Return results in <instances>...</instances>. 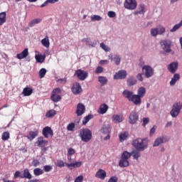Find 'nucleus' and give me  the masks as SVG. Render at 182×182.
<instances>
[{
  "label": "nucleus",
  "mask_w": 182,
  "mask_h": 182,
  "mask_svg": "<svg viewBox=\"0 0 182 182\" xmlns=\"http://www.w3.org/2000/svg\"><path fill=\"white\" fill-rule=\"evenodd\" d=\"M41 22H42V19H41V18H35V19L32 20L29 23V26L31 28H32V26H35V25H36L38 23H41Z\"/></svg>",
  "instance_id": "nucleus-36"
},
{
  "label": "nucleus",
  "mask_w": 182,
  "mask_h": 182,
  "mask_svg": "<svg viewBox=\"0 0 182 182\" xmlns=\"http://www.w3.org/2000/svg\"><path fill=\"white\" fill-rule=\"evenodd\" d=\"M108 58L109 59V60H111V62H114L115 63V65H117V66H119V65H120V60H121V58H120V55H108Z\"/></svg>",
  "instance_id": "nucleus-18"
},
{
  "label": "nucleus",
  "mask_w": 182,
  "mask_h": 182,
  "mask_svg": "<svg viewBox=\"0 0 182 182\" xmlns=\"http://www.w3.org/2000/svg\"><path fill=\"white\" fill-rule=\"evenodd\" d=\"M80 137L82 141L85 143H89L92 140V131L89 129H82L80 132Z\"/></svg>",
  "instance_id": "nucleus-3"
},
{
  "label": "nucleus",
  "mask_w": 182,
  "mask_h": 182,
  "mask_svg": "<svg viewBox=\"0 0 182 182\" xmlns=\"http://www.w3.org/2000/svg\"><path fill=\"white\" fill-rule=\"evenodd\" d=\"M139 66H141V68H143V66H145L144 61L143 60V59H140Z\"/></svg>",
  "instance_id": "nucleus-64"
},
{
  "label": "nucleus",
  "mask_w": 182,
  "mask_h": 182,
  "mask_svg": "<svg viewBox=\"0 0 182 182\" xmlns=\"http://www.w3.org/2000/svg\"><path fill=\"white\" fill-rule=\"evenodd\" d=\"M60 93H62V90L60 88H55L51 94L50 100L54 102V103H58L62 100V97H60Z\"/></svg>",
  "instance_id": "nucleus-4"
},
{
  "label": "nucleus",
  "mask_w": 182,
  "mask_h": 182,
  "mask_svg": "<svg viewBox=\"0 0 182 182\" xmlns=\"http://www.w3.org/2000/svg\"><path fill=\"white\" fill-rule=\"evenodd\" d=\"M48 140L45 139L43 136H39L37 138V141L35 144L37 147H46L48 146Z\"/></svg>",
  "instance_id": "nucleus-12"
},
{
  "label": "nucleus",
  "mask_w": 182,
  "mask_h": 182,
  "mask_svg": "<svg viewBox=\"0 0 182 182\" xmlns=\"http://www.w3.org/2000/svg\"><path fill=\"white\" fill-rule=\"evenodd\" d=\"M180 28H181V24L179 23L178 24H176L173 28H171L170 30V32H176V31H178V29H180Z\"/></svg>",
  "instance_id": "nucleus-48"
},
{
  "label": "nucleus",
  "mask_w": 182,
  "mask_h": 182,
  "mask_svg": "<svg viewBox=\"0 0 182 182\" xmlns=\"http://www.w3.org/2000/svg\"><path fill=\"white\" fill-rule=\"evenodd\" d=\"M45 75H46V69L41 68L39 71V77L40 79H42L45 77Z\"/></svg>",
  "instance_id": "nucleus-46"
},
{
  "label": "nucleus",
  "mask_w": 182,
  "mask_h": 182,
  "mask_svg": "<svg viewBox=\"0 0 182 182\" xmlns=\"http://www.w3.org/2000/svg\"><path fill=\"white\" fill-rule=\"evenodd\" d=\"M146 13V6L144 4H141L139 7V11H135L134 15H144Z\"/></svg>",
  "instance_id": "nucleus-27"
},
{
  "label": "nucleus",
  "mask_w": 182,
  "mask_h": 182,
  "mask_svg": "<svg viewBox=\"0 0 182 182\" xmlns=\"http://www.w3.org/2000/svg\"><path fill=\"white\" fill-rule=\"evenodd\" d=\"M151 36H154L156 38L159 35V28H154L151 29Z\"/></svg>",
  "instance_id": "nucleus-43"
},
{
  "label": "nucleus",
  "mask_w": 182,
  "mask_h": 182,
  "mask_svg": "<svg viewBox=\"0 0 182 182\" xmlns=\"http://www.w3.org/2000/svg\"><path fill=\"white\" fill-rule=\"evenodd\" d=\"M138 96H139L141 98L144 97L146 96V88L144 87H141L138 89L137 91Z\"/></svg>",
  "instance_id": "nucleus-33"
},
{
  "label": "nucleus",
  "mask_w": 182,
  "mask_h": 182,
  "mask_svg": "<svg viewBox=\"0 0 182 182\" xmlns=\"http://www.w3.org/2000/svg\"><path fill=\"white\" fill-rule=\"evenodd\" d=\"M75 153L76 151L73 148H70L68 151V156H73Z\"/></svg>",
  "instance_id": "nucleus-54"
},
{
  "label": "nucleus",
  "mask_w": 182,
  "mask_h": 182,
  "mask_svg": "<svg viewBox=\"0 0 182 182\" xmlns=\"http://www.w3.org/2000/svg\"><path fill=\"white\" fill-rule=\"evenodd\" d=\"M6 22V12L4 11L0 13V26Z\"/></svg>",
  "instance_id": "nucleus-31"
},
{
  "label": "nucleus",
  "mask_w": 182,
  "mask_h": 182,
  "mask_svg": "<svg viewBox=\"0 0 182 182\" xmlns=\"http://www.w3.org/2000/svg\"><path fill=\"white\" fill-rule=\"evenodd\" d=\"M177 80H180V74L178 73H176L173 75V77L170 81L171 86H174V85H176V83L177 82Z\"/></svg>",
  "instance_id": "nucleus-29"
},
{
  "label": "nucleus",
  "mask_w": 182,
  "mask_h": 182,
  "mask_svg": "<svg viewBox=\"0 0 182 182\" xmlns=\"http://www.w3.org/2000/svg\"><path fill=\"white\" fill-rule=\"evenodd\" d=\"M163 143H167V139L164 136H159L154 141L153 146L157 147L158 146H160V144H163Z\"/></svg>",
  "instance_id": "nucleus-17"
},
{
  "label": "nucleus",
  "mask_w": 182,
  "mask_h": 182,
  "mask_svg": "<svg viewBox=\"0 0 182 182\" xmlns=\"http://www.w3.org/2000/svg\"><path fill=\"white\" fill-rule=\"evenodd\" d=\"M56 115V111L54 109H50L46 112V117H53Z\"/></svg>",
  "instance_id": "nucleus-39"
},
{
  "label": "nucleus",
  "mask_w": 182,
  "mask_h": 182,
  "mask_svg": "<svg viewBox=\"0 0 182 182\" xmlns=\"http://www.w3.org/2000/svg\"><path fill=\"white\" fill-rule=\"evenodd\" d=\"M132 146L139 151H143L149 146V139L138 138L132 141Z\"/></svg>",
  "instance_id": "nucleus-1"
},
{
  "label": "nucleus",
  "mask_w": 182,
  "mask_h": 182,
  "mask_svg": "<svg viewBox=\"0 0 182 182\" xmlns=\"http://www.w3.org/2000/svg\"><path fill=\"white\" fill-rule=\"evenodd\" d=\"M66 164L67 163L63 162V161H62V160L57 161V166L58 167H60V168L65 167L66 166Z\"/></svg>",
  "instance_id": "nucleus-50"
},
{
  "label": "nucleus",
  "mask_w": 182,
  "mask_h": 182,
  "mask_svg": "<svg viewBox=\"0 0 182 182\" xmlns=\"http://www.w3.org/2000/svg\"><path fill=\"white\" fill-rule=\"evenodd\" d=\"M132 157V154L125 151L122 153L121 159L119 162V167H129V159Z\"/></svg>",
  "instance_id": "nucleus-2"
},
{
  "label": "nucleus",
  "mask_w": 182,
  "mask_h": 182,
  "mask_svg": "<svg viewBox=\"0 0 182 182\" xmlns=\"http://www.w3.org/2000/svg\"><path fill=\"white\" fill-rule=\"evenodd\" d=\"M124 120V118L123 117L122 114H114L112 116V122L114 123H122Z\"/></svg>",
  "instance_id": "nucleus-23"
},
{
  "label": "nucleus",
  "mask_w": 182,
  "mask_h": 182,
  "mask_svg": "<svg viewBox=\"0 0 182 182\" xmlns=\"http://www.w3.org/2000/svg\"><path fill=\"white\" fill-rule=\"evenodd\" d=\"M127 77V72L124 70H120L117 73H116L114 75V79L117 80L119 79H126Z\"/></svg>",
  "instance_id": "nucleus-13"
},
{
  "label": "nucleus",
  "mask_w": 182,
  "mask_h": 182,
  "mask_svg": "<svg viewBox=\"0 0 182 182\" xmlns=\"http://www.w3.org/2000/svg\"><path fill=\"white\" fill-rule=\"evenodd\" d=\"M177 69H178V63L177 62H173L168 65V70L171 73H176Z\"/></svg>",
  "instance_id": "nucleus-16"
},
{
  "label": "nucleus",
  "mask_w": 182,
  "mask_h": 182,
  "mask_svg": "<svg viewBox=\"0 0 182 182\" xmlns=\"http://www.w3.org/2000/svg\"><path fill=\"white\" fill-rule=\"evenodd\" d=\"M9 137H11V134L9 132H4L1 135V139L4 141H6V140H9Z\"/></svg>",
  "instance_id": "nucleus-37"
},
{
  "label": "nucleus",
  "mask_w": 182,
  "mask_h": 182,
  "mask_svg": "<svg viewBox=\"0 0 182 182\" xmlns=\"http://www.w3.org/2000/svg\"><path fill=\"white\" fill-rule=\"evenodd\" d=\"M171 41L165 39L160 42L161 48L165 53H170L171 52Z\"/></svg>",
  "instance_id": "nucleus-5"
},
{
  "label": "nucleus",
  "mask_w": 182,
  "mask_h": 182,
  "mask_svg": "<svg viewBox=\"0 0 182 182\" xmlns=\"http://www.w3.org/2000/svg\"><path fill=\"white\" fill-rule=\"evenodd\" d=\"M182 109V103L178 102L173 104L172 107V109L170 112L171 116L173 117H177L178 114H180V111Z\"/></svg>",
  "instance_id": "nucleus-6"
},
{
  "label": "nucleus",
  "mask_w": 182,
  "mask_h": 182,
  "mask_svg": "<svg viewBox=\"0 0 182 182\" xmlns=\"http://www.w3.org/2000/svg\"><path fill=\"white\" fill-rule=\"evenodd\" d=\"M74 182H83V176L80 175L78 176L75 179Z\"/></svg>",
  "instance_id": "nucleus-55"
},
{
  "label": "nucleus",
  "mask_w": 182,
  "mask_h": 182,
  "mask_svg": "<svg viewBox=\"0 0 182 182\" xmlns=\"http://www.w3.org/2000/svg\"><path fill=\"white\" fill-rule=\"evenodd\" d=\"M65 166H67V167L70 168L73 167V168H75V163H72V164H65Z\"/></svg>",
  "instance_id": "nucleus-63"
},
{
  "label": "nucleus",
  "mask_w": 182,
  "mask_h": 182,
  "mask_svg": "<svg viewBox=\"0 0 182 182\" xmlns=\"http://www.w3.org/2000/svg\"><path fill=\"white\" fill-rule=\"evenodd\" d=\"M32 93H33V90L31 87H25L22 92V95H23V96H31Z\"/></svg>",
  "instance_id": "nucleus-30"
},
{
  "label": "nucleus",
  "mask_w": 182,
  "mask_h": 182,
  "mask_svg": "<svg viewBox=\"0 0 182 182\" xmlns=\"http://www.w3.org/2000/svg\"><path fill=\"white\" fill-rule=\"evenodd\" d=\"M136 83H137V80H136L133 76H129L127 80V86H129V87L134 86Z\"/></svg>",
  "instance_id": "nucleus-25"
},
{
  "label": "nucleus",
  "mask_w": 182,
  "mask_h": 182,
  "mask_svg": "<svg viewBox=\"0 0 182 182\" xmlns=\"http://www.w3.org/2000/svg\"><path fill=\"white\" fill-rule=\"evenodd\" d=\"M156 133V126H154L150 130V134H154Z\"/></svg>",
  "instance_id": "nucleus-62"
},
{
  "label": "nucleus",
  "mask_w": 182,
  "mask_h": 182,
  "mask_svg": "<svg viewBox=\"0 0 182 182\" xmlns=\"http://www.w3.org/2000/svg\"><path fill=\"white\" fill-rule=\"evenodd\" d=\"M21 177V171H17L14 173V178H18V177Z\"/></svg>",
  "instance_id": "nucleus-61"
},
{
  "label": "nucleus",
  "mask_w": 182,
  "mask_h": 182,
  "mask_svg": "<svg viewBox=\"0 0 182 182\" xmlns=\"http://www.w3.org/2000/svg\"><path fill=\"white\" fill-rule=\"evenodd\" d=\"M86 112V107L82 103H78L77 105L76 114L77 116H82Z\"/></svg>",
  "instance_id": "nucleus-15"
},
{
  "label": "nucleus",
  "mask_w": 182,
  "mask_h": 182,
  "mask_svg": "<svg viewBox=\"0 0 182 182\" xmlns=\"http://www.w3.org/2000/svg\"><path fill=\"white\" fill-rule=\"evenodd\" d=\"M124 6L126 9L129 11H134L137 8V1L136 0H125Z\"/></svg>",
  "instance_id": "nucleus-8"
},
{
  "label": "nucleus",
  "mask_w": 182,
  "mask_h": 182,
  "mask_svg": "<svg viewBox=\"0 0 182 182\" xmlns=\"http://www.w3.org/2000/svg\"><path fill=\"white\" fill-rule=\"evenodd\" d=\"M106 171L103 169H99L95 173L96 178H100V180H105L106 178Z\"/></svg>",
  "instance_id": "nucleus-20"
},
{
  "label": "nucleus",
  "mask_w": 182,
  "mask_h": 182,
  "mask_svg": "<svg viewBox=\"0 0 182 182\" xmlns=\"http://www.w3.org/2000/svg\"><path fill=\"white\" fill-rule=\"evenodd\" d=\"M98 82H100L101 85H105L107 83V78H106V77L100 76L98 77Z\"/></svg>",
  "instance_id": "nucleus-40"
},
{
  "label": "nucleus",
  "mask_w": 182,
  "mask_h": 182,
  "mask_svg": "<svg viewBox=\"0 0 182 182\" xmlns=\"http://www.w3.org/2000/svg\"><path fill=\"white\" fill-rule=\"evenodd\" d=\"M136 79L139 81V82H143V75H141V73H139L136 75Z\"/></svg>",
  "instance_id": "nucleus-59"
},
{
  "label": "nucleus",
  "mask_w": 182,
  "mask_h": 182,
  "mask_svg": "<svg viewBox=\"0 0 182 182\" xmlns=\"http://www.w3.org/2000/svg\"><path fill=\"white\" fill-rule=\"evenodd\" d=\"M82 166V162L81 161H76L74 163V167L76 168V167H80Z\"/></svg>",
  "instance_id": "nucleus-60"
},
{
  "label": "nucleus",
  "mask_w": 182,
  "mask_h": 182,
  "mask_svg": "<svg viewBox=\"0 0 182 182\" xmlns=\"http://www.w3.org/2000/svg\"><path fill=\"white\" fill-rule=\"evenodd\" d=\"M119 141H121V143H123L124 140H127V137H129V134H127V132L121 133L119 134Z\"/></svg>",
  "instance_id": "nucleus-35"
},
{
  "label": "nucleus",
  "mask_w": 182,
  "mask_h": 182,
  "mask_svg": "<svg viewBox=\"0 0 182 182\" xmlns=\"http://www.w3.org/2000/svg\"><path fill=\"white\" fill-rule=\"evenodd\" d=\"M107 15L109 18H114V16H116V12L109 11H108Z\"/></svg>",
  "instance_id": "nucleus-52"
},
{
  "label": "nucleus",
  "mask_w": 182,
  "mask_h": 182,
  "mask_svg": "<svg viewBox=\"0 0 182 182\" xmlns=\"http://www.w3.org/2000/svg\"><path fill=\"white\" fill-rule=\"evenodd\" d=\"M100 48L105 50V52H110V48L109 46H106L105 43H101L100 45Z\"/></svg>",
  "instance_id": "nucleus-45"
},
{
  "label": "nucleus",
  "mask_w": 182,
  "mask_h": 182,
  "mask_svg": "<svg viewBox=\"0 0 182 182\" xmlns=\"http://www.w3.org/2000/svg\"><path fill=\"white\" fill-rule=\"evenodd\" d=\"M72 92L73 95H79L82 92V86L80 83L75 82L73 84V87H71Z\"/></svg>",
  "instance_id": "nucleus-14"
},
{
  "label": "nucleus",
  "mask_w": 182,
  "mask_h": 182,
  "mask_svg": "<svg viewBox=\"0 0 182 182\" xmlns=\"http://www.w3.org/2000/svg\"><path fill=\"white\" fill-rule=\"evenodd\" d=\"M142 72L147 79L151 77L154 75V69L149 65H145L142 67Z\"/></svg>",
  "instance_id": "nucleus-7"
},
{
  "label": "nucleus",
  "mask_w": 182,
  "mask_h": 182,
  "mask_svg": "<svg viewBox=\"0 0 182 182\" xmlns=\"http://www.w3.org/2000/svg\"><path fill=\"white\" fill-rule=\"evenodd\" d=\"M42 134L45 139H49V137H53V130L50 127H46L43 129Z\"/></svg>",
  "instance_id": "nucleus-11"
},
{
  "label": "nucleus",
  "mask_w": 182,
  "mask_h": 182,
  "mask_svg": "<svg viewBox=\"0 0 182 182\" xmlns=\"http://www.w3.org/2000/svg\"><path fill=\"white\" fill-rule=\"evenodd\" d=\"M33 173L35 176H41L43 174V170L39 168H36L33 170Z\"/></svg>",
  "instance_id": "nucleus-42"
},
{
  "label": "nucleus",
  "mask_w": 182,
  "mask_h": 182,
  "mask_svg": "<svg viewBox=\"0 0 182 182\" xmlns=\"http://www.w3.org/2000/svg\"><path fill=\"white\" fill-rule=\"evenodd\" d=\"M94 116L92 114H88L87 116L84 117L82 120V124H86L91 119H93Z\"/></svg>",
  "instance_id": "nucleus-41"
},
{
  "label": "nucleus",
  "mask_w": 182,
  "mask_h": 182,
  "mask_svg": "<svg viewBox=\"0 0 182 182\" xmlns=\"http://www.w3.org/2000/svg\"><path fill=\"white\" fill-rule=\"evenodd\" d=\"M74 75H75L79 80H86L87 76H89V73L80 69H78L75 71Z\"/></svg>",
  "instance_id": "nucleus-9"
},
{
  "label": "nucleus",
  "mask_w": 182,
  "mask_h": 182,
  "mask_svg": "<svg viewBox=\"0 0 182 182\" xmlns=\"http://www.w3.org/2000/svg\"><path fill=\"white\" fill-rule=\"evenodd\" d=\"M103 73V68L102 66H98L95 70V73Z\"/></svg>",
  "instance_id": "nucleus-53"
},
{
  "label": "nucleus",
  "mask_w": 182,
  "mask_h": 182,
  "mask_svg": "<svg viewBox=\"0 0 182 182\" xmlns=\"http://www.w3.org/2000/svg\"><path fill=\"white\" fill-rule=\"evenodd\" d=\"M41 44L45 48H49V46H50V43L49 42V37H48V36H46V38H44L43 40H41Z\"/></svg>",
  "instance_id": "nucleus-34"
},
{
  "label": "nucleus",
  "mask_w": 182,
  "mask_h": 182,
  "mask_svg": "<svg viewBox=\"0 0 182 182\" xmlns=\"http://www.w3.org/2000/svg\"><path fill=\"white\" fill-rule=\"evenodd\" d=\"M91 21H92V22H95V21H102V17L100 16L93 15L91 16Z\"/></svg>",
  "instance_id": "nucleus-49"
},
{
  "label": "nucleus",
  "mask_w": 182,
  "mask_h": 182,
  "mask_svg": "<svg viewBox=\"0 0 182 182\" xmlns=\"http://www.w3.org/2000/svg\"><path fill=\"white\" fill-rule=\"evenodd\" d=\"M107 110H109V106H107L106 104H102L100 106L98 113H100V114H105Z\"/></svg>",
  "instance_id": "nucleus-28"
},
{
  "label": "nucleus",
  "mask_w": 182,
  "mask_h": 182,
  "mask_svg": "<svg viewBox=\"0 0 182 182\" xmlns=\"http://www.w3.org/2000/svg\"><path fill=\"white\" fill-rule=\"evenodd\" d=\"M101 132L103 134H110V125L107 124H104L102 126V128L101 129Z\"/></svg>",
  "instance_id": "nucleus-32"
},
{
  "label": "nucleus",
  "mask_w": 182,
  "mask_h": 182,
  "mask_svg": "<svg viewBox=\"0 0 182 182\" xmlns=\"http://www.w3.org/2000/svg\"><path fill=\"white\" fill-rule=\"evenodd\" d=\"M166 33V28L161 27L159 29L158 28L159 35H163V33Z\"/></svg>",
  "instance_id": "nucleus-51"
},
{
  "label": "nucleus",
  "mask_w": 182,
  "mask_h": 182,
  "mask_svg": "<svg viewBox=\"0 0 182 182\" xmlns=\"http://www.w3.org/2000/svg\"><path fill=\"white\" fill-rule=\"evenodd\" d=\"M118 180L117 176H112L109 179L108 182H117Z\"/></svg>",
  "instance_id": "nucleus-58"
},
{
  "label": "nucleus",
  "mask_w": 182,
  "mask_h": 182,
  "mask_svg": "<svg viewBox=\"0 0 182 182\" xmlns=\"http://www.w3.org/2000/svg\"><path fill=\"white\" fill-rule=\"evenodd\" d=\"M20 177L21 178H28V180H31V178H32V174L29 172V169L25 168L23 171V175Z\"/></svg>",
  "instance_id": "nucleus-26"
},
{
  "label": "nucleus",
  "mask_w": 182,
  "mask_h": 182,
  "mask_svg": "<svg viewBox=\"0 0 182 182\" xmlns=\"http://www.w3.org/2000/svg\"><path fill=\"white\" fill-rule=\"evenodd\" d=\"M39 134V131L36 129V131H30L28 132V135L27 136V139L30 140V141H32L33 139H36L38 137V135Z\"/></svg>",
  "instance_id": "nucleus-22"
},
{
  "label": "nucleus",
  "mask_w": 182,
  "mask_h": 182,
  "mask_svg": "<svg viewBox=\"0 0 182 182\" xmlns=\"http://www.w3.org/2000/svg\"><path fill=\"white\" fill-rule=\"evenodd\" d=\"M133 157L134 159H135V160H139V157H140V152L139 151L134 152Z\"/></svg>",
  "instance_id": "nucleus-56"
},
{
  "label": "nucleus",
  "mask_w": 182,
  "mask_h": 182,
  "mask_svg": "<svg viewBox=\"0 0 182 182\" xmlns=\"http://www.w3.org/2000/svg\"><path fill=\"white\" fill-rule=\"evenodd\" d=\"M139 121V113L136 111H132L129 117L130 124H136Z\"/></svg>",
  "instance_id": "nucleus-10"
},
{
  "label": "nucleus",
  "mask_w": 182,
  "mask_h": 182,
  "mask_svg": "<svg viewBox=\"0 0 182 182\" xmlns=\"http://www.w3.org/2000/svg\"><path fill=\"white\" fill-rule=\"evenodd\" d=\"M35 58L36 62H38V63H43V62H45V55H36Z\"/></svg>",
  "instance_id": "nucleus-38"
},
{
  "label": "nucleus",
  "mask_w": 182,
  "mask_h": 182,
  "mask_svg": "<svg viewBox=\"0 0 182 182\" xmlns=\"http://www.w3.org/2000/svg\"><path fill=\"white\" fill-rule=\"evenodd\" d=\"M149 122H150V119L149 118H143V126L144 127H146V124H148Z\"/></svg>",
  "instance_id": "nucleus-57"
},
{
  "label": "nucleus",
  "mask_w": 182,
  "mask_h": 182,
  "mask_svg": "<svg viewBox=\"0 0 182 182\" xmlns=\"http://www.w3.org/2000/svg\"><path fill=\"white\" fill-rule=\"evenodd\" d=\"M29 55V51L28 48H25L21 53L16 55L17 59L21 60L25 59Z\"/></svg>",
  "instance_id": "nucleus-21"
},
{
  "label": "nucleus",
  "mask_w": 182,
  "mask_h": 182,
  "mask_svg": "<svg viewBox=\"0 0 182 182\" xmlns=\"http://www.w3.org/2000/svg\"><path fill=\"white\" fill-rule=\"evenodd\" d=\"M76 127V125H75V123L72 122L70 123L68 126H67V130L68 132H73V130H75V127Z\"/></svg>",
  "instance_id": "nucleus-44"
},
{
  "label": "nucleus",
  "mask_w": 182,
  "mask_h": 182,
  "mask_svg": "<svg viewBox=\"0 0 182 182\" xmlns=\"http://www.w3.org/2000/svg\"><path fill=\"white\" fill-rule=\"evenodd\" d=\"M53 170V167L50 165H46L43 166V171L46 173H49V171H52Z\"/></svg>",
  "instance_id": "nucleus-47"
},
{
  "label": "nucleus",
  "mask_w": 182,
  "mask_h": 182,
  "mask_svg": "<svg viewBox=\"0 0 182 182\" xmlns=\"http://www.w3.org/2000/svg\"><path fill=\"white\" fill-rule=\"evenodd\" d=\"M133 95H134L133 91H130L129 90H125L122 92V96H124L125 99H127L129 102L132 100V97H133Z\"/></svg>",
  "instance_id": "nucleus-24"
},
{
  "label": "nucleus",
  "mask_w": 182,
  "mask_h": 182,
  "mask_svg": "<svg viewBox=\"0 0 182 182\" xmlns=\"http://www.w3.org/2000/svg\"><path fill=\"white\" fill-rule=\"evenodd\" d=\"M129 102H132L136 106L141 104V97H139L138 95H133Z\"/></svg>",
  "instance_id": "nucleus-19"
}]
</instances>
